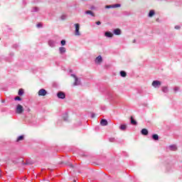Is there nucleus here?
Instances as JSON below:
<instances>
[{
  "label": "nucleus",
  "instance_id": "obj_4",
  "mask_svg": "<svg viewBox=\"0 0 182 182\" xmlns=\"http://www.w3.org/2000/svg\"><path fill=\"white\" fill-rule=\"evenodd\" d=\"M152 86H154V87H160V86H161V82L159 80H154L152 82Z\"/></svg>",
  "mask_w": 182,
  "mask_h": 182
},
{
  "label": "nucleus",
  "instance_id": "obj_10",
  "mask_svg": "<svg viewBox=\"0 0 182 182\" xmlns=\"http://www.w3.org/2000/svg\"><path fill=\"white\" fill-rule=\"evenodd\" d=\"M59 50H60V53L61 55H63V53H65V52H66V48H64V47H60V48H59Z\"/></svg>",
  "mask_w": 182,
  "mask_h": 182
},
{
  "label": "nucleus",
  "instance_id": "obj_29",
  "mask_svg": "<svg viewBox=\"0 0 182 182\" xmlns=\"http://www.w3.org/2000/svg\"><path fill=\"white\" fill-rule=\"evenodd\" d=\"M37 28H42V23H38L37 24Z\"/></svg>",
  "mask_w": 182,
  "mask_h": 182
},
{
  "label": "nucleus",
  "instance_id": "obj_39",
  "mask_svg": "<svg viewBox=\"0 0 182 182\" xmlns=\"http://www.w3.org/2000/svg\"><path fill=\"white\" fill-rule=\"evenodd\" d=\"M70 167H73V165H70Z\"/></svg>",
  "mask_w": 182,
  "mask_h": 182
},
{
  "label": "nucleus",
  "instance_id": "obj_24",
  "mask_svg": "<svg viewBox=\"0 0 182 182\" xmlns=\"http://www.w3.org/2000/svg\"><path fill=\"white\" fill-rule=\"evenodd\" d=\"M173 90H174L175 92H178V90H180V87H175L173 88Z\"/></svg>",
  "mask_w": 182,
  "mask_h": 182
},
{
  "label": "nucleus",
  "instance_id": "obj_22",
  "mask_svg": "<svg viewBox=\"0 0 182 182\" xmlns=\"http://www.w3.org/2000/svg\"><path fill=\"white\" fill-rule=\"evenodd\" d=\"M22 140H23V135H21V136H18V137L17 138L16 141H22Z\"/></svg>",
  "mask_w": 182,
  "mask_h": 182
},
{
  "label": "nucleus",
  "instance_id": "obj_3",
  "mask_svg": "<svg viewBox=\"0 0 182 182\" xmlns=\"http://www.w3.org/2000/svg\"><path fill=\"white\" fill-rule=\"evenodd\" d=\"M48 95V92L45 89H41L38 91V96H46Z\"/></svg>",
  "mask_w": 182,
  "mask_h": 182
},
{
  "label": "nucleus",
  "instance_id": "obj_12",
  "mask_svg": "<svg viewBox=\"0 0 182 182\" xmlns=\"http://www.w3.org/2000/svg\"><path fill=\"white\" fill-rule=\"evenodd\" d=\"M114 33L115 35H120V33H122V31H120L119 28H116L114 30Z\"/></svg>",
  "mask_w": 182,
  "mask_h": 182
},
{
  "label": "nucleus",
  "instance_id": "obj_14",
  "mask_svg": "<svg viewBox=\"0 0 182 182\" xmlns=\"http://www.w3.org/2000/svg\"><path fill=\"white\" fill-rule=\"evenodd\" d=\"M100 124L102 126H107V120L102 119Z\"/></svg>",
  "mask_w": 182,
  "mask_h": 182
},
{
  "label": "nucleus",
  "instance_id": "obj_16",
  "mask_svg": "<svg viewBox=\"0 0 182 182\" xmlns=\"http://www.w3.org/2000/svg\"><path fill=\"white\" fill-rule=\"evenodd\" d=\"M131 124H134V126H136L137 124V122L133 119V117H131Z\"/></svg>",
  "mask_w": 182,
  "mask_h": 182
},
{
  "label": "nucleus",
  "instance_id": "obj_2",
  "mask_svg": "<svg viewBox=\"0 0 182 182\" xmlns=\"http://www.w3.org/2000/svg\"><path fill=\"white\" fill-rule=\"evenodd\" d=\"M79 29H80V25L79 23L75 24V35L76 36H80V32L79 31Z\"/></svg>",
  "mask_w": 182,
  "mask_h": 182
},
{
  "label": "nucleus",
  "instance_id": "obj_32",
  "mask_svg": "<svg viewBox=\"0 0 182 182\" xmlns=\"http://www.w3.org/2000/svg\"><path fill=\"white\" fill-rule=\"evenodd\" d=\"M101 23H101L100 21H97V22H96V24H97V25H101Z\"/></svg>",
  "mask_w": 182,
  "mask_h": 182
},
{
  "label": "nucleus",
  "instance_id": "obj_23",
  "mask_svg": "<svg viewBox=\"0 0 182 182\" xmlns=\"http://www.w3.org/2000/svg\"><path fill=\"white\" fill-rule=\"evenodd\" d=\"M22 95H23V89H20L18 90V96H22Z\"/></svg>",
  "mask_w": 182,
  "mask_h": 182
},
{
  "label": "nucleus",
  "instance_id": "obj_38",
  "mask_svg": "<svg viewBox=\"0 0 182 182\" xmlns=\"http://www.w3.org/2000/svg\"><path fill=\"white\" fill-rule=\"evenodd\" d=\"M64 120H65V121H66V120H68V119H66V118H64Z\"/></svg>",
  "mask_w": 182,
  "mask_h": 182
},
{
  "label": "nucleus",
  "instance_id": "obj_33",
  "mask_svg": "<svg viewBox=\"0 0 182 182\" xmlns=\"http://www.w3.org/2000/svg\"><path fill=\"white\" fill-rule=\"evenodd\" d=\"M179 28H180V26H175V29H179Z\"/></svg>",
  "mask_w": 182,
  "mask_h": 182
},
{
  "label": "nucleus",
  "instance_id": "obj_36",
  "mask_svg": "<svg viewBox=\"0 0 182 182\" xmlns=\"http://www.w3.org/2000/svg\"><path fill=\"white\" fill-rule=\"evenodd\" d=\"M2 174V172H1V169H0V177H1V175Z\"/></svg>",
  "mask_w": 182,
  "mask_h": 182
},
{
  "label": "nucleus",
  "instance_id": "obj_37",
  "mask_svg": "<svg viewBox=\"0 0 182 182\" xmlns=\"http://www.w3.org/2000/svg\"><path fill=\"white\" fill-rule=\"evenodd\" d=\"M91 9H95V7H93V6H92V7H91Z\"/></svg>",
  "mask_w": 182,
  "mask_h": 182
},
{
  "label": "nucleus",
  "instance_id": "obj_5",
  "mask_svg": "<svg viewBox=\"0 0 182 182\" xmlns=\"http://www.w3.org/2000/svg\"><path fill=\"white\" fill-rule=\"evenodd\" d=\"M72 76L75 80V81L74 82V86H79V85H80V80H79V79L77 78V77H76V75H72Z\"/></svg>",
  "mask_w": 182,
  "mask_h": 182
},
{
  "label": "nucleus",
  "instance_id": "obj_26",
  "mask_svg": "<svg viewBox=\"0 0 182 182\" xmlns=\"http://www.w3.org/2000/svg\"><path fill=\"white\" fill-rule=\"evenodd\" d=\"M120 6V4H114L112 6V8H119Z\"/></svg>",
  "mask_w": 182,
  "mask_h": 182
},
{
  "label": "nucleus",
  "instance_id": "obj_31",
  "mask_svg": "<svg viewBox=\"0 0 182 182\" xmlns=\"http://www.w3.org/2000/svg\"><path fill=\"white\" fill-rule=\"evenodd\" d=\"M61 19H66V16H62Z\"/></svg>",
  "mask_w": 182,
  "mask_h": 182
},
{
  "label": "nucleus",
  "instance_id": "obj_28",
  "mask_svg": "<svg viewBox=\"0 0 182 182\" xmlns=\"http://www.w3.org/2000/svg\"><path fill=\"white\" fill-rule=\"evenodd\" d=\"M33 11H34L35 12H38V11H39V9H38V7H34V8H33Z\"/></svg>",
  "mask_w": 182,
  "mask_h": 182
},
{
  "label": "nucleus",
  "instance_id": "obj_25",
  "mask_svg": "<svg viewBox=\"0 0 182 182\" xmlns=\"http://www.w3.org/2000/svg\"><path fill=\"white\" fill-rule=\"evenodd\" d=\"M14 100H19V101H21V100H22V98H21V97H19V96H16V97L14 98Z\"/></svg>",
  "mask_w": 182,
  "mask_h": 182
},
{
  "label": "nucleus",
  "instance_id": "obj_20",
  "mask_svg": "<svg viewBox=\"0 0 182 182\" xmlns=\"http://www.w3.org/2000/svg\"><path fill=\"white\" fill-rule=\"evenodd\" d=\"M154 10H151L149 13V16L151 18V16H154Z\"/></svg>",
  "mask_w": 182,
  "mask_h": 182
},
{
  "label": "nucleus",
  "instance_id": "obj_7",
  "mask_svg": "<svg viewBox=\"0 0 182 182\" xmlns=\"http://www.w3.org/2000/svg\"><path fill=\"white\" fill-rule=\"evenodd\" d=\"M102 60H103V59L102 58V56L99 55L95 59V63H102Z\"/></svg>",
  "mask_w": 182,
  "mask_h": 182
},
{
  "label": "nucleus",
  "instance_id": "obj_41",
  "mask_svg": "<svg viewBox=\"0 0 182 182\" xmlns=\"http://www.w3.org/2000/svg\"><path fill=\"white\" fill-rule=\"evenodd\" d=\"M74 182H76V180H74Z\"/></svg>",
  "mask_w": 182,
  "mask_h": 182
},
{
  "label": "nucleus",
  "instance_id": "obj_8",
  "mask_svg": "<svg viewBox=\"0 0 182 182\" xmlns=\"http://www.w3.org/2000/svg\"><path fill=\"white\" fill-rule=\"evenodd\" d=\"M141 133L144 136H147V134H149V130H147V129H142Z\"/></svg>",
  "mask_w": 182,
  "mask_h": 182
},
{
  "label": "nucleus",
  "instance_id": "obj_27",
  "mask_svg": "<svg viewBox=\"0 0 182 182\" xmlns=\"http://www.w3.org/2000/svg\"><path fill=\"white\" fill-rule=\"evenodd\" d=\"M61 45L63 46H65V45H66V41H65V40L61 41Z\"/></svg>",
  "mask_w": 182,
  "mask_h": 182
},
{
  "label": "nucleus",
  "instance_id": "obj_11",
  "mask_svg": "<svg viewBox=\"0 0 182 182\" xmlns=\"http://www.w3.org/2000/svg\"><path fill=\"white\" fill-rule=\"evenodd\" d=\"M170 150H172V151H176L177 150V146L176 145H171L169 146Z\"/></svg>",
  "mask_w": 182,
  "mask_h": 182
},
{
  "label": "nucleus",
  "instance_id": "obj_21",
  "mask_svg": "<svg viewBox=\"0 0 182 182\" xmlns=\"http://www.w3.org/2000/svg\"><path fill=\"white\" fill-rule=\"evenodd\" d=\"M120 75L122 77H126V76H127V74H126V72H124V71H121L120 72Z\"/></svg>",
  "mask_w": 182,
  "mask_h": 182
},
{
  "label": "nucleus",
  "instance_id": "obj_17",
  "mask_svg": "<svg viewBox=\"0 0 182 182\" xmlns=\"http://www.w3.org/2000/svg\"><path fill=\"white\" fill-rule=\"evenodd\" d=\"M153 140H159V135L157 134H154L152 135Z\"/></svg>",
  "mask_w": 182,
  "mask_h": 182
},
{
  "label": "nucleus",
  "instance_id": "obj_19",
  "mask_svg": "<svg viewBox=\"0 0 182 182\" xmlns=\"http://www.w3.org/2000/svg\"><path fill=\"white\" fill-rule=\"evenodd\" d=\"M162 92H164V93H167V92H168V88H167V87H162Z\"/></svg>",
  "mask_w": 182,
  "mask_h": 182
},
{
  "label": "nucleus",
  "instance_id": "obj_35",
  "mask_svg": "<svg viewBox=\"0 0 182 182\" xmlns=\"http://www.w3.org/2000/svg\"><path fill=\"white\" fill-rule=\"evenodd\" d=\"M106 8H112V6H107Z\"/></svg>",
  "mask_w": 182,
  "mask_h": 182
},
{
  "label": "nucleus",
  "instance_id": "obj_9",
  "mask_svg": "<svg viewBox=\"0 0 182 182\" xmlns=\"http://www.w3.org/2000/svg\"><path fill=\"white\" fill-rule=\"evenodd\" d=\"M48 45L50 46V48H55V41L50 40L48 41Z\"/></svg>",
  "mask_w": 182,
  "mask_h": 182
},
{
  "label": "nucleus",
  "instance_id": "obj_1",
  "mask_svg": "<svg viewBox=\"0 0 182 182\" xmlns=\"http://www.w3.org/2000/svg\"><path fill=\"white\" fill-rule=\"evenodd\" d=\"M16 113H17V114H21V113H23V107L21 105H18L16 108Z\"/></svg>",
  "mask_w": 182,
  "mask_h": 182
},
{
  "label": "nucleus",
  "instance_id": "obj_34",
  "mask_svg": "<svg viewBox=\"0 0 182 182\" xmlns=\"http://www.w3.org/2000/svg\"><path fill=\"white\" fill-rule=\"evenodd\" d=\"M91 117H92V118L95 117V114H92Z\"/></svg>",
  "mask_w": 182,
  "mask_h": 182
},
{
  "label": "nucleus",
  "instance_id": "obj_30",
  "mask_svg": "<svg viewBox=\"0 0 182 182\" xmlns=\"http://www.w3.org/2000/svg\"><path fill=\"white\" fill-rule=\"evenodd\" d=\"M114 138H110L109 139V141H111V143H113V142H114Z\"/></svg>",
  "mask_w": 182,
  "mask_h": 182
},
{
  "label": "nucleus",
  "instance_id": "obj_6",
  "mask_svg": "<svg viewBox=\"0 0 182 182\" xmlns=\"http://www.w3.org/2000/svg\"><path fill=\"white\" fill-rule=\"evenodd\" d=\"M57 96L59 99H65V97H66V95H65V93L61 91L58 92Z\"/></svg>",
  "mask_w": 182,
  "mask_h": 182
},
{
  "label": "nucleus",
  "instance_id": "obj_15",
  "mask_svg": "<svg viewBox=\"0 0 182 182\" xmlns=\"http://www.w3.org/2000/svg\"><path fill=\"white\" fill-rule=\"evenodd\" d=\"M86 14H90L91 15V16H95V13H93V11H90V10H87L85 11Z\"/></svg>",
  "mask_w": 182,
  "mask_h": 182
},
{
  "label": "nucleus",
  "instance_id": "obj_40",
  "mask_svg": "<svg viewBox=\"0 0 182 182\" xmlns=\"http://www.w3.org/2000/svg\"><path fill=\"white\" fill-rule=\"evenodd\" d=\"M136 42V40L134 41V43Z\"/></svg>",
  "mask_w": 182,
  "mask_h": 182
},
{
  "label": "nucleus",
  "instance_id": "obj_18",
  "mask_svg": "<svg viewBox=\"0 0 182 182\" xmlns=\"http://www.w3.org/2000/svg\"><path fill=\"white\" fill-rule=\"evenodd\" d=\"M127 128V126H126V124H122L119 127L120 130H126Z\"/></svg>",
  "mask_w": 182,
  "mask_h": 182
},
{
  "label": "nucleus",
  "instance_id": "obj_13",
  "mask_svg": "<svg viewBox=\"0 0 182 182\" xmlns=\"http://www.w3.org/2000/svg\"><path fill=\"white\" fill-rule=\"evenodd\" d=\"M105 36H107V38H112L113 37V33L107 31L105 32Z\"/></svg>",
  "mask_w": 182,
  "mask_h": 182
}]
</instances>
